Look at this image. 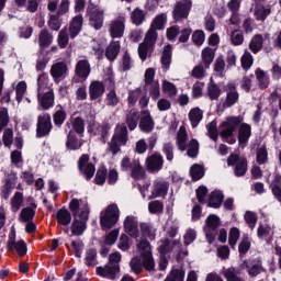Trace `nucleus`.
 I'll use <instances>...</instances> for the list:
<instances>
[{"instance_id": "39448f33", "label": "nucleus", "mask_w": 281, "mask_h": 281, "mask_svg": "<svg viewBox=\"0 0 281 281\" xmlns=\"http://www.w3.org/2000/svg\"><path fill=\"white\" fill-rule=\"evenodd\" d=\"M137 247L140 254L143 267L146 269V271H155V259L153 258L150 243L148 240H142L138 243Z\"/></svg>"}, {"instance_id": "680f3d73", "label": "nucleus", "mask_w": 281, "mask_h": 281, "mask_svg": "<svg viewBox=\"0 0 281 281\" xmlns=\"http://www.w3.org/2000/svg\"><path fill=\"white\" fill-rule=\"evenodd\" d=\"M190 175L193 181H199L200 179H203L205 171L200 165H193L190 169Z\"/></svg>"}, {"instance_id": "2f4dec72", "label": "nucleus", "mask_w": 281, "mask_h": 281, "mask_svg": "<svg viewBox=\"0 0 281 281\" xmlns=\"http://www.w3.org/2000/svg\"><path fill=\"white\" fill-rule=\"evenodd\" d=\"M172 63V45L168 44L165 46L161 55V65L164 69H170Z\"/></svg>"}, {"instance_id": "de8ad7c7", "label": "nucleus", "mask_w": 281, "mask_h": 281, "mask_svg": "<svg viewBox=\"0 0 281 281\" xmlns=\"http://www.w3.org/2000/svg\"><path fill=\"white\" fill-rule=\"evenodd\" d=\"M126 122L130 131H135L137 128V122H139V112L135 110L130 111Z\"/></svg>"}, {"instance_id": "dca6fc26", "label": "nucleus", "mask_w": 281, "mask_h": 281, "mask_svg": "<svg viewBox=\"0 0 281 281\" xmlns=\"http://www.w3.org/2000/svg\"><path fill=\"white\" fill-rule=\"evenodd\" d=\"M7 249H9V251H16L21 257L27 254V245L23 240L16 241V235L14 234L10 236Z\"/></svg>"}, {"instance_id": "774afa93", "label": "nucleus", "mask_w": 281, "mask_h": 281, "mask_svg": "<svg viewBox=\"0 0 281 281\" xmlns=\"http://www.w3.org/2000/svg\"><path fill=\"white\" fill-rule=\"evenodd\" d=\"M273 234V228H271L268 224H260L258 227V237L259 238H267Z\"/></svg>"}, {"instance_id": "4468645a", "label": "nucleus", "mask_w": 281, "mask_h": 281, "mask_svg": "<svg viewBox=\"0 0 281 281\" xmlns=\"http://www.w3.org/2000/svg\"><path fill=\"white\" fill-rule=\"evenodd\" d=\"M126 19L119 18L117 20H113L110 23L109 32L112 38H122L124 36V31L126 30Z\"/></svg>"}, {"instance_id": "cd10ccee", "label": "nucleus", "mask_w": 281, "mask_h": 281, "mask_svg": "<svg viewBox=\"0 0 281 281\" xmlns=\"http://www.w3.org/2000/svg\"><path fill=\"white\" fill-rule=\"evenodd\" d=\"M263 44H265V37H262L261 34H256L250 40L248 44V49H250L252 54H258V52L262 49Z\"/></svg>"}, {"instance_id": "f03ea898", "label": "nucleus", "mask_w": 281, "mask_h": 281, "mask_svg": "<svg viewBox=\"0 0 281 281\" xmlns=\"http://www.w3.org/2000/svg\"><path fill=\"white\" fill-rule=\"evenodd\" d=\"M120 221V207L117 204H110L105 210L100 213V225L101 229L108 232V229H113L117 222Z\"/></svg>"}, {"instance_id": "3c124183", "label": "nucleus", "mask_w": 281, "mask_h": 281, "mask_svg": "<svg viewBox=\"0 0 281 281\" xmlns=\"http://www.w3.org/2000/svg\"><path fill=\"white\" fill-rule=\"evenodd\" d=\"M187 154L188 157L192 159L199 156V140H196V138H192L189 144H187Z\"/></svg>"}, {"instance_id": "bb28decb", "label": "nucleus", "mask_w": 281, "mask_h": 281, "mask_svg": "<svg viewBox=\"0 0 281 281\" xmlns=\"http://www.w3.org/2000/svg\"><path fill=\"white\" fill-rule=\"evenodd\" d=\"M226 89H228L227 95H226V106H234L236 102H238V91H236V86L234 83H228L226 86Z\"/></svg>"}, {"instance_id": "72a5a7b5", "label": "nucleus", "mask_w": 281, "mask_h": 281, "mask_svg": "<svg viewBox=\"0 0 281 281\" xmlns=\"http://www.w3.org/2000/svg\"><path fill=\"white\" fill-rule=\"evenodd\" d=\"M139 128L143 131V133H151V131L155 128V121L150 114H147L140 119Z\"/></svg>"}, {"instance_id": "c756f323", "label": "nucleus", "mask_w": 281, "mask_h": 281, "mask_svg": "<svg viewBox=\"0 0 281 281\" xmlns=\"http://www.w3.org/2000/svg\"><path fill=\"white\" fill-rule=\"evenodd\" d=\"M249 137H251V125L247 123H243L239 126V131H238L239 144H247L249 142Z\"/></svg>"}, {"instance_id": "20e7f679", "label": "nucleus", "mask_w": 281, "mask_h": 281, "mask_svg": "<svg viewBox=\"0 0 281 281\" xmlns=\"http://www.w3.org/2000/svg\"><path fill=\"white\" fill-rule=\"evenodd\" d=\"M89 23L94 30H102L104 27V15L106 11L99 4H89L87 8Z\"/></svg>"}, {"instance_id": "5fc2aeb1", "label": "nucleus", "mask_w": 281, "mask_h": 281, "mask_svg": "<svg viewBox=\"0 0 281 281\" xmlns=\"http://www.w3.org/2000/svg\"><path fill=\"white\" fill-rule=\"evenodd\" d=\"M221 226V217H218L217 215H210L206 218V229L214 232L215 229H218V227Z\"/></svg>"}, {"instance_id": "4be33fe9", "label": "nucleus", "mask_w": 281, "mask_h": 281, "mask_svg": "<svg viewBox=\"0 0 281 281\" xmlns=\"http://www.w3.org/2000/svg\"><path fill=\"white\" fill-rule=\"evenodd\" d=\"M176 146L181 153L188 150V130L182 125L179 127L177 137H176Z\"/></svg>"}, {"instance_id": "bf43d9fd", "label": "nucleus", "mask_w": 281, "mask_h": 281, "mask_svg": "<svg viewBox=\"0 0 281 281\" xmlns=\"http://www.w3.org/2000/svg\"><path fill=\"white\" fill-rule=\"evenodd\" d=\"M85 262L87 267H95L98 265V251L89 249L86 254Z\"/></svg>"}, {"instance_id": "473e14b6", "label": "nucleus", "mask_w": 281, "mask_h": 281, "mask_svg": "<svg viewBox=\"0 0 281 281\" xmlns=\"http://www.w3.org/2000/svg\"><path fill=\"white\" fill-rule=\"evenodd\" d=\"M223 199H225V196L223 195L222 191L215 190L211 192L209 198V206L221 207V205H223Z\"/></svg>"}, {"instance_id": "412c9836", "label": "nucleus", "mask_w": 281, "mask_h": 281, "mask_svg": "<svg viewBox=\"0 0 281 281\" xmlns=\"http://www.w3.org/2000/svg\"><path fill=\"white\" fill-rule=\"evenodd\" d=\"M169 188H170V184L168 182H166L165 180H156L154 182V190L151 191L149 199H157L159 196H166L168 194Z\"/></svg>"}, {"instance_id": "603ef678", "label": "nucleus", "mask_w": 281, "mask_h": 281, "mask_svg": "<svg viewBox=\"0 0 281 281\" xmlns=\"http://www.w3.org/2000/svg\"><path fill=\"white\" fill-rule=\"evenodd\" d=\"M140 232L144 238H149V240H155L156 235H155V229L153 225L148 223H140Z\"/></svg>"}, {"instance_id": "58836bf2", "label": "nucleus", "mask_w": 281, "mask_h": 281, "mask_svg": "<svg viewBox=\"0 0 281 281\" xmlns=\"http://www.w3.org/2000/svg\"><path fill=\"white\" fill-rule=\"evenodd\" d=\"M57 223L67 227L71 223V213L65 209H60L56 214Z\"/></svg>"}, {"instance_id": "6e6d98bb", "label": "nucleus", "mask_w": 281, "mask_h": 281, "mask_svg": "<svg viewBox=\"0 0 281 281\" xmlns=\"http://www.w3.org/2000/svg\"><path fill=\"white\" fill-rule=\"evenodd\" d=\"M157 36H158L157 30L149 27V30L145 34V38L143 43L150 45L151 47H155L157 43Z\"/></svg>"}, {"instance_id": "9d476101", "label": "nucleus", "mask_w": 281, "mask_h": 281, "mask_svg": "<svg viewBox=\"0 0 281 281\" xmlns=\"http://www.w3.org/2000/svg\"><path fill=\"white\" fill-rule=\"evenodd\" d=\"M227 166L234 168L236 177H245V175L247 173V158L238 154H231L228 156Z\"/></svg>"}, {"instance_id": "423d86ee", "label": "nucleus", "mask_w": 281, "mask_h": 281, "mask_svg": "<svg viewBox=\"0 0 281 281\" xmlns=\"http://www.w3.org/2000/svg\"><path fill=\"white\" fill-rule=\"evenodd\" d=\"M192 10V0H179L175 3L172 10L173 20L177 23L186 21L190 16V11Z\"/></svg>"}, {"instance_id": "6ab92c4d", "label": "nucleus", "mask_w": 281, "mask_h": 281, "mask_svg": "<svg viewBox=\"0 0 281 281\" xmlns=\"http://www.w3.org/2000/svg\"><path fill=\"white\" fill-rule=\"evenodd\" d=\"M4 181L5 184L2 189V196L3 199H10L12 190L16 187V173H14V171L7 172Z\"/></svg>"}, {"instance_id": "2eb2a0df", "label": "nucleus", "mask_w": 281, "mask_h": 281, "mask_svg": "<svg viewBox=\"0 0 281 281\" xmlns=\"http://www.w3.org/2000/svg\"><path fill=\"white\" fill-rule=\"evenodd\" d=\"M124 229L132 238H139V221L133 215H128L124 221Z\"/></svg>"}, {"instance_id": "49530a36", "label": "nucleus", "mask_w": 281, "mask_h": 281, "mask_svg": "<svg viewBox=\"0 0 281 281\" xmlns=\"http://www.w3.org/2000/svg\"><path fill=\"white\" fill-rule=\"evenodd\" d=\"M202 60L205 66V69H210V65H212V63H214V49H212L210 47H205L202 50Z\"/></svg>"}, {"instance_id": "a878e982", "label": "nucleus", "mask_w": 281, "mask_h": 281, "mask_svg": "<svg viewBox=\"0 0 281 281\" xmlns=\"http://www.w3.org/2000/svg\"><path fill=\"white\" fill-rule=\"evenodd\" d=\"M120 41H112L105 48V58L110 60V63H113L115 58H117V55L120 54Z\"/></svg>"}, {"instance_id": "a18cd8bd", "label": "nucleus", "mask_w": 281, "mask_h": 281, "mask_svg": "<svg viewBox=\"0 0 281 281\" xmlns=\"http://www.w3.org/2000/svg\"><path fill=\"white\" fill-rule=\"evenodd\" d=\"M223 276L226 281H245V279L240 278L238 276V271H236V268L231 267L223 270Z\"/></svg>"}, {"instance_id": "f8f14e48", "label": "nucleus", "mask_w": 281, "mask_h": 281, "mask_svg": "<svg viewBox=\"0 0 281 281\" xmlns=\"http://www.w3.org/2000/svg\"><path fill=\"white\" fill-rule=\"evenodd\" d=\"M97 276L108 278V280H117L120 278V265L106 263L104 267H98Z\"/></svg>"}, {"instance_id": "0e129e2a", "label": "nucleus", "mask_w": 281, "mask_h": 281, "mask_svg": "<svg viewBox=\"0 0 281 281\" xmlns=\"http://www.w3.org/2000/svg\"><path fill=\"white\" fill-rule=\"evenodd\" d=\"M105 102L108 106H117L120 104V97L117 95V92H115V90H111L105 97Z\"/></svg>"}, {"instance_id": "052dcab7", "label": "nucleus", "mask_w": 281, "mask_h": 281, "mask_svg": "<svg viewBox=\"0 0 281 281\" xmlns=\"http://www.w3.org/2000/svg\"><path fill=\"white\" fill-rule=\"evenodd\" d=\"M252 65H254V56L251 55V53H249V50H245L244 55L241 56L243 69L247 71L251 69Z\"/></svg>"}, {"instance_id": "8fccbe9b", "label": "nucleus", "mask_w": 281, "mask_h": 281, "mask_svg": "<svg viewBox=\"0 0 281 281\" xmlns=\"http://www.w3.org/2000/svg\"><path fill=\"white\" fill-rule=\"evenodd\" d=\"M186 280V271L183 269H172L165 281H183Z\"/></svg>"}, {"instance_id": "7c9ffc66", "label": "nucleus", "mask_w": 281, "mask_h": 281, "mask_svg": "<svg viewBox=\"0 0 281 281\" xmlns=\"http://www.w3.org/2000/svg\"><path fill=\"white\" fill-rule=\"evenodd\" d=\"M155 49V46H150V44H146L145 42H142L138 45V56L140 60L146 61L150 56H153V52Z\"/></svg>"}, {"instance_id": "393cba45", "label": "nucleus", "mask_w": 281, "mask_h": 281, "mask_svg": "<svg viewBox=\"0 0 281 281\" xmlns=\"http://www.w3.org/2000/svg\"><path fill=\"white\" fill-rule=\"evenodd\" d=\"M131 177L134 181H142L143 179H146V169H144L139 160H134L131 169Z\"/></svg>"}, {"instance_id": "79ce46f5", "label": "nucleus", "mask_w": 281, "mask_h": 281, "mask_svg": "<svg viewBox=\"0 0 281 281\" xmlns=\"http://www.w3.org/2000/svg\"><path fill=\"white\" fill-rule=\"evenodd\" d=\"M257 82L259 83L260 89H267L269 87V76L265 70L257 68L255 71Z\"/></svg>"}, {"instance_id": "e433bc0d", "label": "nucleus", "mask_w": 281, "mask_h": 281, "mask_svg": "<svg viewBox=\"0 0 281 281\" xmlns=\"http://www.w3.org/2000/svg\"><path fill=\"white\" fill-rule=\"evenodd\" d=\"M270 189L271 192L274 196V199H277V201H279V203H281V176L277 175L274 177V179L272 180L271 184H270Z\"/></svg>"}, {"instance_id": "6e6552de", "label": "nucleus", "mask_w": 281, "mask_h": 281, "mask_svg": "<svg viewBox=\"0 0 281 281\" xmlns=\"http://www.w3.org/2000/svg\"><path fill=\"white\" fill-rule=\"evenodd\" d=\"M227 166L234 168L236 177H245V175L247 173V158L238 154H231L228 156Z\"/></svg>"}, {"instance_id": "864d4df0", "label": "nucleus", "mask_w": 281, "mask_h": 281, "mask_svg": "<svg viewBox=\"0 0 281 281\" xmlns=\"http://www.w3.org/2000/svg\"><path fill=\"white\" fill-rule=\"evenodd\" d=\"M162 92H165L166 95H168V98H175V95H177V93H178L177 86H175V83H172L168 80H164L162 81Z\"/></svg>"}, {"instance_id": "0eeeda50", "label": "nucleus", "mask_w": 281, "mask_h": 281, "mask_svg": "<svg viewBox=\"0 0 281 281\" xmlns=\"http://www.w3.org/2000/svg\"><path fill=\"white\" fill-rule=\"evenodd\" d=\"M243 123V117L240 116H228L226 117L221 124V136L224 139H228V137H232L234 135V132L240 124Z\"/></svg>"}, {"instance_id": "a211bd4d", "label": "nucleus", "mask_w": 281, "mask_h": 281, "mask_svg": "<svg viewBox=\"0 0 281 281\" xmlns=\"http://www.w3.org/2000/svg\"><path fill=\"white\" fill-rule=\"evenodd\" d=\"M67 71H69L67 64L65 61H58L52 66L50 76L55 82H60V80L67 77Z\"/></svg>"}, {"instance_id": "338daca9", "label": "nucleus", "mask_w": 281, "mask_h": 281, "mask_svg": "<svg viewBox=\"0 0 281 281\" xmlns=\"http://www.w3.org/2000/svg\"><path fill=\"white\" fill-rule=\"evenodd\" d=\"M205 66H203V64H199L196 65L192 71H191V76L192 78H196L198 80H203V78H205Z\"/></svg>"}, {"instance_id": "f257e3e1", "label": "nucleus", "mask_w": 281, "mask_h": 281, "mask_svg": "<svg viewBox=\"0 0 281 281\" xmlns=\"http://www.w3.org/2000/svg\"><path fill=\"white\" fill-rule=\"evenodd\" d=\"M69 209L74 214L75 221L71 224L72 236H82L87 229V221H89V204L86 200H71Z\"/></svg>"}, {"instance_id": "f704fd0d", "label": "nucleus", "mask_w": 281, "mask_h": 281, "mask_svg": "<svg viewBox=\"0 0 281 281\" xmlns=\"http://www.w3.org/2000/svg\"><path fill=\"white\" fill-rule=\"evenodd\" d=\"M40 98V104L44 109V111H47V109H52L54 106V92L48 91L41 97V93H38Z\"/></svg>"}, {"instance_id": "4d7b16f0", "label": "nucleus", "mask_w": 281, "mask_h": 281, "mask_svg": "<svg viewBox=\"0 0 281 281\" xmlns=\"http://www.w3.org/2000/svg\"><path fill=\"white\" fill-rule=\"evenodd\" d=\"M207 128V135L210 139H213V142H218V125L216 121H212L206 125Z\"/></svg>"}, {"instance_id": "f3484780", "label": "nucleus", "mask_w": 281, "mask_h": 281, "mask_svg": "<svg viewBox=\"0 0 281 281\" xmlns=\"http://www.w3.org/2000/svg\"><path fill=\"white\" fill-rule=\"evenodd\" d=\"M78 166L79 170L83 172L86 179H93V175H95V166H93V164H89V155H82L78 161Z\"/></svg>"}, {"instance_id": "7ed1b4c3", "label": "nucleus", "mask_w": 281, "mask_h": 281, "mask_svg": "<svg viewBox=\"0 0 281 281\" xmlns=\"http://www.w3.org/2000/svg\"><path fill=\"white\" fill-rule=\"evenodd\" d=\"M126 142H128V128L126 125L121 124L116 126L115 133L109 143V150L114 155H117L121 146H126Z\"/></svg>"}, {"instance_id": "c9c22d12", "label": "nucleus", "mask_w": 281, "mask_h": 281, "mask_svg": "<svg viewBox=\"0 0 281 281\" xmlns=\"http://www.w3.org/2000/svg\"><path fill=\"white\" fill-rule=\"evenodd\" d=\"M189 120L191 122L192 128H196L199 124L201 123V120H203V112L199 108H193L189 112Z\"/></svg>"}, {"instance_id": "ea45409f", "label": "nucleus", "mask_w": 281, "mask_h": 281, "mask_svg": "<svg viewBox=\"0 0 281 281\" xmlns=\"http://www.w3.org/2000/svg\"><path fill=\"white\" fill-rule=\"evenodd\" d=\"M54 41V36L47 30H42L38 35L40 47H49L52 42Z\"/></svg>"}, {"instance_id": "69168bd1", "label": "nucleus", "mask_w": 281, "mask_h": 281, "mask_svg": "<svg viewBox=\"0 0 281 281\" xmlns=\"http://www.w3.org/2000/svg\"><path fill=\"white\" fill-rule=\"evenodd\" d=\"M269 14H271V10L262 5L256 7L255 9V16L257 21H265Z\"/></svg>"}, {"instance_id": "ddd939ff", "label": "nucleus", "mask_w": 281, "mask_h": 281, "mask_svg": "<svg viewBox=\"0 0 281 281\" xmlns=\"http://www.w3.org/2000/svg\"><path fill=\"white\" fill-rule=\"evenodd\" d=\"M145 164L149 172H159V170L164 169V156L155 153L146 158Z\"/></svg>"}, {"instance_id": "1a4fd4ad", "label": "nucleus", "mask_w": 281, "mask_h": 281, "mask_svg": "<svg viewBox=\"0 0 281 281\" xmlns=\"http://www.w3.org/2000/svg\"><path fill=\"white\" fill-rule=\"evenodd\" d=\"M227 166L234 168L236 177H245V175L247 173V158L238 154H231L228 156Z\"/></svg>"}, {"instance_id": "9b49d317", "label": "nucleus", "mask_w": 281, "mask_h": 281, "mask_svg": "<svg viewBox=\"0 0 281 281\" xmlns=\"http://www.w3.org/2000/svg\"><path fill=\"white\" fill-rule=\"evenodd\" d=\"M52 115L48 113L42 114L37 117L36 136L46 137L52 133Z\"/></svg>"}, {"instance_id": "b1692460", "label": "nucleus", "mask_w": 281, "mask_h": 281, "mask_svg": "<svg viewBox=\"0 0 281 281\" xmlns=\"http://www.w3.org/2000/svg\"><path fill=\"white\" fill-rule=\"evenodd\" d=\"M82 23H85L82 14H78L75 18H72L69 26L70 38H76V36L80 34V31L82 30Z\"/></svg>"}, {"instance_id": "e2e57ef3", "label": "nucleus", "mask_w": 281, "mask_h": 281, "mask_svg": "<svg viewBox=\"0 0 281 281\" xmlns=\"http://www.w3.org/2000/svg\"><path fill=\"white\" fill-rule=\"evenodd\" d=\"M27 91V83L25 81H20L15 86V98L18 102H21L23 100V97L25 95Z\"/></svg>"}, {"instance_id": "aec40b11", "label": "nucleus", "mask_w": 281, "mask_h": 281, "mask_svg": "<svg viewBox=\"0 0 281 281\" xmlns=\"http://www.w3.org/2000/svg\"><path fill=\"white\" fill-rule=\"evenodd\" d=\"M75 74L81 80H87L89 78V75L91 74V64H89V60H79L76 65Z\"/></svg>"}, {"instance_id": "5701e85b", "label": "nucleus", "mask_w": 281, "mask_h": 281, "mask_svg": "<svg viewBox=\"0 0 281 281\" xmlns=\"http://www.w3.org/2000/svg\"><path fill=\"white\" fill-rule=\"evenodd\" d=\"M104 83L100 81H92L89 86V97L90 100H98L104 95Z\"/></svg>"}, {"instance_id": "13d9d810", "label": "nucleus", "mask_w": 281, "mask_h": 281, "mask_svg": "<svg viewBox=\"0 0 281 281\" xmlns=\"http://www.w3.org/2000/svg\"><path fill=\"white\" fill-rule=\"evenodd\" d=\"M72 130L75 131V133H77V135H79L80 137H83L85 120H82L81 117H75L72 120Z\"/></svg>"}, {"instance_id": "4c0bfd02", "label": "nucleus", "mask_w": 281, "mask_h": 281, "mask_svg": "<svg viewBox=\"0 0 281 281\" xmlns=\"http://www.w3.org/2000/svg\"><path fill=\"white\" fill-rule=\"evenodd\" d=\"M82 144H85L83 139H78L72 132H69L66 143L67 148H70V150H79V148H82Z\"/></svg>"}, {"instance_id": "a19ab883", "label": "nucleus", "mask_w": 281, "mask_h": 281, "mask_svg": "<svg viewBox=\"0 0 281 281\" xmlns=\"http://www.w3.org/2000/svg\"><path fill=\"white\" fill-rule=\"evenodd\" d=\"M25 201L23 193L15 192L11 198V210L12 212H19L23 207V202Z\"/></svg>"}, {"instance_id": "37998d69", "label": "nucleus", "mask_w": 281, "mask_h": 281, "mask_svg": "<svg viewBox=\"0 0 281 281\" xmlns=\"http://www.w3.org/2000/svg\"><path fill=\"white\" fill-rule=\"evenodd\" d=\"M131 21L134 25H142L146 21V13L142 9H134L131 13Z\"/></svg>"}, {"instance_id": "09e8293b", "label": "nucleus", "mask_w": 281, "mask_h": 281, "mask_svg": "<svg viewBox=\"0 0 281 281\" xmlns=\"http://www.w3.org/2000/svg\"><path fill=\"white\" fill-rule=\"evenodd\" d=\"M109 131H111V125L103 123H94V135H99L102 137V139H106V136L109 135Z\"/></svg>"}, {"instance_id": "c85d7f7f", "label": "nucleus", "mask_w": 281, "mask_h": 281, "mask_svg": "<svg viewBox=\"0 0 281 281\" xmlns=\"http://www.w3.org/2000/svg\"><path fill=\"white\" fill-rule=\"evenodd\" d=\"M34 216H36V204L32 206H26L21 210L20 221L21 223H30L34 221Z\"/></svg>"}, {"instance_id": "c03bdc74", "label": "nucleus", "mask_w": 281, "mask_h": 281, "mask_svg": "<svg viewBox=\"0 0 281 281\" xmlns=\"http://www.w3.org/2000/svg\"><path fill=\"white\" fill-rule=\"evenodd\" d=\"M166 23H168V15L166 13H161L153 20L150 27L156 31L164 30Z\"/></svg>"}]
</instances>
